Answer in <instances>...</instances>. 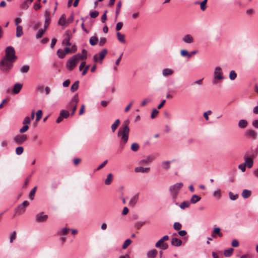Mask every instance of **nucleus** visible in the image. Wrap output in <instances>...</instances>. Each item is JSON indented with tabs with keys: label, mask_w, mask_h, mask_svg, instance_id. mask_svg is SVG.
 I'll list each match as a JSON object with an SVG mask.
<instances>
[{
	"label": "nucleus",
	"mask_w": 258,
	"mask_h": 258,
	"mask_svg": "<svg viewBox=\"0 0 258 258\" xmlns=\"http://www.w3.org/2000/svg\"><path fill=\"white\" fill-rule=\"evenodd\" d=\"M58 24L62 26L66 27L67 26V22L66 19V16L64 14L61 15L58 21Z\"/></svg>",
	"instance_id": "393cba45"
},
{
	"label": "nucleus",
	"mask_w": 258,
	"mask_h": 258,
	"mask_svg": "<svg viewBox=\"0 0 258 258\" xmlns=\"http://www.w3.org/2000/svg\"><path fill=\"white\" fill-rule=\"evenodd\" d=\"M201 199V198L200 196L197 195H194L192 196L190 199V202L192 204H196L198 202L200 201Z\"/></svg>",
	"instance_id": "72a5a7b5"
},
{
	"label": "nucleus",
	"mask_w": 258,
	"mask_h": 258,
	"mask_svg": "<svg viewBox=\"0 0 258 258\" xmlns=\"http://www.w3.org/2000/svg\"><path fill=\"white\" fill-rule=\"evenodd\" d=\"M170 161H164L162 163V167L165 169H168L170 167Z\"/></svg>",
	"instance_id": "09e8293b"
},
{
	"label": "nucleus",
	"mask_w": 258,
	"mask_h": 258,
	"mask_svg": "<svg viewBox=\"0 0 258 258\" xmlns=\"http://www.w3.org/2000/svg\"><path fill=\"white\" fill-rule=\"evenodd\" d=\"M138 200V195L134 196L130 201L129 205L131 206H134L137 203Z\"/></svg>",
	"instance_id": "4c0bfd02"
},
{
	"label": "nucleus",
	"mask_w": 258,
	"mask_h": 258,
	"mask_svg": "<svg viewBox=\"0 0 258 258\" xmlns=\"http://www.w3.org/2000/svg\"><path fill=\"white\" fill-rule=\"evenodd\" d=\"M224 79L223 76V72L221 68L220 67H217L214 70V79L213 83L214 84L218 83L219 81Z\"/></svg>",
	"instance_id": "39448f33"
},
{
	"label": "nucleus",
	"mask_w": 258,
	"mask_h": 258,
	"mask_svg": "<svg viewBox=\"0 0 258 258\" xmlns=\"http://www.w3.org/2000/svg\"><path fill=\"white\" fill-rule=\"evenodd\" d=\"M245 136L252 140H255L257 138V133L253 130H248L245 133Z\"/></svg>",
	"instance_id": "4468645a"
},
{
	"label": "nucleus",
	"mask_w": 258,
	"mask_h": 258,
	"mask_svg": "<svg viewBox=\"0 0 258 258\" xmlns=\"http://www.w3.org/2000/svg\"><path fill=\"white\" fill-rule=\"evenodd\" d=\"M70 230V229L67 228H64L57 232V234L59 235H66L69 231Z\"/></svg>",
	"instance_id": "e433bc0d"
},
{
	"label": "nucleus",
	"mask_w": 258,
	"mask_h": 258,
	"mask_svg": "<svg viewBox=\"0 0 258 258\" xmlns=\"http://www.w3.org/2000/svg\"><path fill=\"white\" fill-rule=\"evenodd\" d=\"M131 150L133 151H137L139 149V146L137 143H133L131 146Z\"/></svg>",
	"instance_id": "5fc2aeb1"
},
{
	"label": "nucleus",
	"mask_w": 258,
	"mask_h": 258,
	"mask_svg": "<svg viewBox=\"0 0 258 258\" xmlns=\"http://www.w3.org/2000/svg\"><path fill=\"white\" fill-rule=\"evenodd\" d=\"M63 118H67L70 115L68 111L66 110H62L60 111V114Z\"/></svg>",
	"instance_id": "a19ab883"
},
{
	"label": "nucleus",
	"mask_w": 258,
	"mask_h": 258,
	"mask_svg": "<svg viewBox=\"0 0 258 258\" xmlns=\"http://www.w3.org/2000/svg\"><path fill=\"white\" fill-rule=\"evenodd\" d=\"M116 36L118 40L122 43H125V35L121 34L120 32H117Z\"/></svg>",
	"instance_id": "cd10ccee"
},
{
	"label": "nucleus",
	"mask_w": 258,
	"mask_h": 258,
	"mask_svg": "<svg viewBox=\"0 0 258 258\" xmlns=\"http://www.w3.org/2000/svg\"><path fill=\"white\" fill-rule=\"evenodd\" d=\"M14 62L3 58L0 62V70L5 73L9 72L13 68Z\"/></svg>",
	"instance_id": "f03ea898"
},
{
	"label": "nucleus",
	"mask_w": 258,
	"mask_h": 258,
	"mask_svg": "<svg viewBox=\"0 0 258 258\" xmlns=\"http://www.w3.org/2000/svg\"><path fill=\"white\" fill-rule=\"evenodd\" d=\"M33 1L34 0H26L22 4L21 8L23 10H27Z\"/></svg>",
	"instance_id": "4be33fe9"
},
{
	"label": "nucleus",
	"mask_w": 258,
	"mask_h": 258,
	"mask_svg": "<svg viewBox=\"0 0 258 258\" xmlns=\"http://www.w3.org/2000/svg\"><path fill=\"white\" fill-rule=\"evenodd\" d=\"M87 51L85 49L82 50V54L78 53L76 55L73 56L74 58L79 62L80 60H85L87 58Z\"/></svg>",
	"instance_id": "ddd939ff"
},
{
	"label": "nucleus",
	"mask_w": 258,
	"mask_h": 258,
	"mask_svg": "<svg viewBox=\"0 0 258 258\" xmlns=\"http://www.w3.org/2000/svg\"><path fill=\"white\" fill-rule=\"evenodd\" d=\"M244 163H243L246 167L251 168L253 165V161L252 158L248 156V152H246L244 156Z\"/></svg>",
	"instance_id": "9d476101"
},
{
	"label": "nucleus",
	"mask_w": 258,
	"mask_h": 258,
	"mask_svg": "<svg viewBox=\"0 0 258 258\" xmlns=\"http://www.w3.org/2000/svg\"><path fill=\"white\" fill-rule=\"evenodd\" d=\"M171 244L174 246H180L182 244V241L176 238L172 237L171 241Z\"/></svg>",
	"instance_id": "412c9836"
},
{
	"label": "nucleus",
	"mask_w": 258,
	"mask_h": 258,
	"mask_svg": "<svg viewBox=\"0 0 258 258\" xmlns=\"http://www.w3.org/2000/svg\"><path fill=\"white\" fill-rule=\"evenodd\" d=\"M247 124V121L245 119H241L238 122V126L241 128H245Z\"/></svg>",
	"instance_id": "7c9ffc66"
},
{
	"label": "nucleus",
	"mask_w": 258,
	"mask_h": 258,
	"mask_svg": "<svg viewBox=\"0 0 258 258\" xmlns=\"http://www.w3.org/2000/svg\"><path fill=\"white\" fill-rule=\"evenodd\" d=\"M50 23V12L46 10L45 13L44 28L47 29Z\"/></svg>",
	"instance_id": "dca6fc26"
},
{
	"label": "nucleus",
	"mask_w": 258,
	"mask_h": 258,
	"mask_svg": "<svg viewBox=\"0 0 258 258\" xmlns=\"http://www.w3.org/2000/svg\"><path fill=\"white\" fill-rule=\"evenodd\" d=\"M24 151V149L22 147H18L16 149V154L18 155H21Z\"/></svg>",
	"instance_id": "bf43d9fd"
},
{
	"label": "nucleus",
	"mask_w": 258,
	"mask_h": 258,
	"mask_svg": "<svg viewBox=\"0 0 258 258\" xmlns=\"http://www.w3.org/2000/svg\"><path fill=\"white\" fill-rule=\"evenodd\" d=\"M150 171V168H144L143 167H137L135 168L136 172L148 173Z\"/></svg>",
	"instance_id": "b1692460"
},
{
	"label": "nucleus",
	"mask_w": 258,
	"mask_h": 258,
	"mask_svg": "<svg viewBox=\"0 0 258 258\" xmlns=\"http://www.w3.org/2000/svg\"><path fill=\"white\" fill-rule=\"evenodd\" d=\"M31 121V119L29 117L26 116L25 117L23 121V124L24 125H27L28 124H29Z\"/></svg>",
	"instance_id": "e2e57ef3"
},
{
	"label": "nucleus",
	"mask_w": 258,
	"mask_h": 258,
	"mask_svg": "<svg viewBox=\"0 0 258 258\" xmlns=\"http://www.w3.org/2000/svg\"><path fill=\"white\" fill-rule=\"evenodd\" d=\"M157 254V251L156 249H153L148 252L147 256L149 258H155Z\"/></svg>",
	"instance_id": "c756f323"
},
{
	"label": "nucleus",
	"mask_w": 258,
	"mask_h": 258,
	"mask_svg": "<svg viewBox=\"0 0 258 258\" xmlns=\"http://www.w3.org/2000/svg\"><path fill=\"white\" fill-rule=\"evenodd\" d=\"M29 70V66L28 65L23 66L20 70V71L22 73H27Z\"/></svg>",
	"instance_id": "603ef678"
},
{
	"label": "nucleus",
	"mask_w": 258,
	"mask_h": 258,
	"mask_svg": "<svg viewBox=\"0 0 258 258\" xmlns=\"http://www.w3.org/2000/svg\"><path fill=\"white\" fill-rule=\"evenodd\" d=\"M65 38L63 40L62 43L63 45H66L68 46H70L71 45V43L70 41L72 38V34L70 30L66 31L65 33Z\"/></svg>",
	"instance_id": "f8f14e48"
},
{
	"label": "nucleus",
	"mask_w": 258,
	"mask_h": 258,
	"mask_svg": "<svg viewBox=\"0 0 258 258\" xmlns=\"http://www.w3.org/2000/svg\"><path fill=\"white\" fill-rule=\"evenodd\" d=\"M23 34V28L21 26H18L16 28V36L17 37H21Z\"/></svg>",
	"instance_id": "2f4dec72"
},
{
	"label": "nucleus",
	"mask_w": 258,
	"mask_h": 258,
	"mask_svg": "<svg viewBox=\"0 0 258 258\" xmlns=\"http://www.w3.org/2000/svg\"><path fill=\"white\" fill-rule=\"evenodd\" d=\"M169 239V236L167 235L164 236L162 238H161L159 240H158L155 246L156 247H161L163 244H164V242L165 241H167Z\"/></svg>",
	"instance_id": "6ab92c4d"
},
{
	"label": "nucleus",
	"mask_w": 258,
	"mask_h": 258,
	"mask_svg": "<svg viewBox=\"0 0 258 258\" xmlns=\"http://www.w3.org/2000/svg\"><path fill=\"white\" fill-rule=\"evenodd\" d=\"M42 111L41 110H39L36 112V121H38L40 120L42 117Z\"/></svg>",
	"instance_id": "864d4df0"
},
{
	"label": "nucleus",
	"mask_w": 258,
	"mask_h": 258,
	"mask_svg": "<svg viewBox=\"0 0 258 258\" xmlns=\"http://www.w3.org/2000/svg\"><path fill=\"white\" fill-rule=\"evenodd\" d=\"M22 86V85L19 83L15 84L13 89V93L14 94H18L20 92Z\"/></svg>",
	"instance_id": "a878e982"
},
{
	"label": "nucleus",
	"mask_w": 258,
	"mask_h": 258,
	"mask_svg": "<svg viewBox=\"0 0 258 258\" xmlns=\"http://www.w3.org/2000/svg\"><path fill=\"white\" fill-rule=\"evenodd\" d=\"M120 124V120L119 119H116L114 122L111 125V130L112 132H114L117 129L118 126Z\"/></svg>",
	"instance_id": "f704fd0d"
},
{
	"label": "nucleus",
	"mask_w": 258,
	"mask_h": 258,
	"mask_svg": "<svg viewBox=\"0 0 258 258\" xmlns=\"http://www.w3.org/2000/svg\"><path fill=\"white\" fill-rule=\"evenodd\" d=\"M29 129L28 125H24L20 130V133L22 134L25 133Z\"/></svg>",
	"instance_id": "0e129e2a"
},
{
	"label": "nucleus",
	"mask_w": 258,
	"mask_h": 258,
	"mask_svg": "<svg viewBox=\"0 0 258 258\" xmlns=\"http://www.w3.org/2000/svg\"><path fill=\"white\" fill-rule=\"evenodd\" d=\"M113 179V176L112 174H111V173L108 174L107 176V178H106V179L104 181V183L107 185H110L111 184V183L112 182Z\"/></svg>",
	"instance_id": "bb28decb"
},
{
	"label": "nucleus",
	"mask_w": 258,
	"mask_h": 258,
	"mask_svg": "<svg viewBox=\"0 0 258 258\" xmlns=\"http://www.w3.org/2000/svg\"><path fill=\"white\" fill-rule=\"evenodd\" d=\"M162 75L164 77H167L170 76H172V75H173L174 72L171 69L165 68L162 70Z\"/></svg>",
	"instance_id": "a211bd4d"
},
{
	"label": "nucleus",
	"mask_w": 258,
	"mask_h": 258,
	"mask_svg": "<svg viewBox=\"0 0 258 258\" xmlns=\"http://www.w3.org/2000/svg\"><path fill=\"white\" fill-rule=\"evenodd\" d=\"M121 6V3L120 2H119L117 5V8H116V16H117L119 14Z\"/></svg>",
	"instance_id": "69168bd1"
},
{
	"label": "nucleus",
	"mask_w": 258,
	"mask_h": 258,
	"mask_svg": "<svg viewBox=\"0 0 258 258\" xmlns=\"http://www.w3.org/2000/svg\"><path fill=\"white\" fill-rule=\"evenodd\" d=\"M98 42V39L96 36H92L90 38L89 43L92 46L96 45Z\"/></svg>",
	"instance_id": "473e14b6"
},
{
	"label": "nucleus",
	"mask_w": 258,
	"mask_h": 258,
	"mask_svg": "<svg viewBox=\"0 0 258 258\" xmlns=\"http://www.w3.org/2000/svg\"><path fill=\"white\" fill-rule=\"evenodd\" d=\"M46 30V29H45V28H44L43 29L39 30L36 34V38H40L42 37Z\"/></svg>",
	"instance_id": "a18cd8bd"
},
{
	"label": "nucleus",
	"mask_w": 258,
	"mask_h": 258,
	"mask_svg": "<svg viewBox=\"0 0 258 258\" xmlns=\"http://www.w3.org/2000/svg\"><path fill=\"white\" fill-rule=\"evenodd\" d=\"M213 196L217 198L218 199H220L221 197L220 190H217L213 192Z\"/></svg>",
	"instance_id": "6e6d98bb"
},
{
	"label": "nucleus",
	"mask_w": 258,
	"mask_h": 258,
	"mask_svg": "<svg viewBox=\"0 0 258 258\" xmlns=\"http://www.w3.org/2000/svg\"><path fill=\"white\" fill-rule=\"evenodd\" d=\"M159 111L156 109H154L152 111L151 117L153 119L155 118L158 114Z\"/></svg>",
	"instance_id": "680f3d73"
},
{
	"label": "nucleus",
	"mask_w": 258,
	"mask_h": 258,
	"mask_svg": "<svg viewBox=\"0 0 258 258\" xmlns=\"http://www.w3.org/2000/svg\"><path fill=\"white\" fill-rule=\"evenodd\" d=\"M57 54L60 58H63L66 55V53L63 50L59 49L57 50Z\"/></svg>",
	"instance_id": "c03bdc74"
},
{
	"label": "nucleus",
	"mask_w": 258,
	"mask_h": 258,
	"mask_svg": "<svg viewBox=\"0 0 258 258\" xmlns=\"http://www.w3.org/2000/svg\"><path fill=\"white\" fill-rule=\"evenodd\" d=\"M106 42V39L104 37H102L100 39L99 44L100 46H103Z\"/></svg>",
	"instance_id": "338daca9"
},
{
	"label": "nucleus",
	"mask_w": 258,
	"mask_h": 258,
	"mask_svg": "<svg viewBox=\"0 0 258 258\" xmlns=\"http://www.w3.org/2000/svg\"><path fill=\"white\" fill-rule=\"evenodd\" d=\"M79 81H76L71 86V91L72 92H74L78 89L79 88Z\"/></svg>",
	"instance_id": "c9c22d12"
},
{
	"label": "nucleus",
	"mask_w": 258,
	"mask_h": 258,
	"mask_svg": "<svg viewBox=\"0 0 258 258\" xmlns=\"http://www.w3.org/2000/svg\"><path fill=\"white\" fill-rule=\"evenodd\" d=\"M29 205V203L27 201H24L22 204L18 206L16 212L20 215L23 214L25 212L26 207Z\"/></svg>",
	"instance_id": "9b49d317"
},
{
	"label": "nucleus",
	"mask_w": 258,
	"mask_h": 258,
	"mask_svg": "<svg viewBox=\"0 0 258 258\" xmlns=\"http://www.w3.org/2000/svg\"><path fill=\"white\" fill-rule=\"evenodd\" d=\"M27 140L26 135H17L14 138V141L17 144H22Z\"/></svg>",
	"instance_id": "1a4fd4ad"
},
{
	"label": "nucleus",
	"mask_w": 258,
	"mask_h": 258,
	"mask_svg": "<svg viewBox=\"0 0 258 258\" xmlns=\"http://www.w3.org/2000/svg\"><path fill=\"white\" fill-rule=\"evenodd\" d=\"M182 41L186 43H191L194 42V38L190 34H186L182 38Z\"/></svg>",
	"instance_id": "aec40b11"
},
{
	"label": "nucleus",
	"mask_w": 258,
	"mask_h": 258,
	"mask_svg": "<svg viewBox=\"0 0 258 258\" xmlns=\"http://www.w3.org/2000/svg\"><path fill=\"white\" fill-rule=\"evenodd\" d=\"M207 0H204L201 4H200V7L201 9L204 11L206 9V4H207Z\"/></svg>",
	"instance_id": "13d9d810"
},
{
	"label": "nucleus",
	"mask_w": 258,
	"mask_h": 258,
	"mask_svg": "<svg viewBox=\"0 0 258 258\" xmlns=\"http://www.w3.org/2000/svg\"><path fill=\"white\" fill-rule=\"evenodd\" d=\"M216 235H218L219 237H221L223 236V234L221 232V229L220 228L217 227L213 229L212 237L214 238L216 237Z\"/></svg>",
	"instance_id": "5701e85b"
},
{
	"label": "nucleus",
	"mask_w": 258,
	"mask_h": 258,
	"mask_svg": "<svg viewBox=\"0 0 258 258\" xmlns=\"http://www.w3.org/2000/svg\"><path fill=\"white\" fill-rule=\"evenodd\" d=\"M233 252V249L232 248H230L224 251V254L226 257H229L232 255Z\"/></svg>",
	"instance_id": "ea45409f"
},
{
	"label": "nucleus",
	"mask_w": 258,
	"mask_h": 258,
	"mask_svg": "<svg viewBox=\"0 0 258 258\" xmlns=\"http://www.w3.org/2000/svg\"><path fill=\"white\" fill-rule=\"evenodd\" d=\"M146 223V222H141V221H139V222H137L136 224H135V227L136 228H137L138 229H140Z\"/></svg>",
	"instance_id": "4d7b16f0"
},
{
	"label": "nucleus",
	"mask_w": 258,
	"mask_h": 258,
	"mask_svg": "<svg viewBox=\"0 0 258 258\" xmlns=\"http://www.w3.org/2000/svg\"><path fill=\"white\" fill-rule=\"evenodd\" d=\"M78 62L72 56L67 62L66 67L69 71H72L77 66Z\"/></svg>",
	"instance_id": "6e6552de"
},
{
	"label": "nucleus",
	"mask_w": 258,
	"mask_h": 258,
	"mask_svg": "<svg viewBox=\"0 0 258 258\" xmlns=\"http://www.w3.org/2000/svg\"><path fill=\"white\" fill-rule=\"evenodd\" d=\"M180 55L182 57H186L188 58H190L189 52H188L187 50L185 49H181L180 51Z\"/></svg>",
	"instance_id": "58836bf2"
},
{
	"label": "nucleus",
	"mask_w": 258,
	"mask_h": 258,
	"mask_svg": "<svg viewBox=\"0 0 258 258\" xmlns=\"http://www.w3.org/2000/svg\"><path fill=\"white\" fill-rule=\"evenodd\" d=\"M181 224L179 222H175L173 225V227L176 230H179L181 228Z\"/></svg>",
	"instance_id": "052dcab7"
},
{
	"label": "nucleus",
	"mask_w": 258,
	"mask_h": 258,
	"mask_svg": "<svg viewBox=\"0 0 258 258\" xmlns=\"http://www.w3.org/2000/svg\"><path fill=\"white\" fill-rule=\"evenodd\" d=\"M15 53L14 47L8 46L6 49L5 56L3 58L15 61L17 59Z\"/></svg>",
	"instance_id": "20e7f679"
},
{
	"label": "nucleus",
	"mask_w": 258,
	"mask_h": 258,
	"mask_svg": "<svg viewBox=\"0 0 258 258\" xmlns=\"http://www.w3.org/2000/svg\"><path fill=\"white\" fill-rule=\"evenodd\" d=\"M251 195V191L248 189H244L241 193V196L244 199L249 198Z\"/></svg>",
	"instance_id": "c85d7f7f"
},
{
	"label": "nucleus",
	"mask_w": 258,
	"mask_h": 258,
	"mask_svg": "<svg viewBox=\"0 0 258 258\" xmlns=\"http://www.w3.org/2000/svg\"><path fill=\"white\" fill-rule=\"evenodd\" d=\"M229 196L230 199L232 201L236 200L238 198V195H234L231 191L229 192Z\"/></svg>",
	"instance_id": "3c124183"
},
{
	"label": "nucleus",
	"mask_w": 258,
	"mask_h": 258,
	"mask_svg": "<svg viewBox=\"0 0 258 258\" xmlns=\"http://www.w3.org/2000/svg\"><path fill=\"white\" fill-rule=\"evenodd\" d=\"M155 159L153 155H149L146 159H143L139 162V164L141 165H146L152 162Z\"/></svg>",
	"instance_id": "2eb2a0df"
},
{
	"label": "nucleus",
	"mask_w": 258,
	"mask_h": 258,
	"mask_svg": "<svg viewBox=\"0 0 258 258\" xmlns=\"http://www.w3.org/2000/svg\"><path fill=\"white\" fill-rule=\"evenodd\" d=\"M183 185V184L182 182H178L170 186L169 190L171 194L174 202H175L177 195L178 194V192L181 188L182 187Z\"/></svg>",
	"instance_id": "7ed1b4c3"
},
{
	"label": "nucleus",
	"mask_w": 258,
	"mask_h": 258,
	"mask_svg": "<svg viewBox=\"0 0 258 258\" xmlns=\"http://www.w3.org/2000/svg\"><path fill=\"white\" fill-rule=\"evenodd\" d=\"M237 74L234 71H230L229 73V78L231 80H234L236 79Z\"/></svg>",
	"instance_id": "de8ad7c7"
},
{
	"label": "nucleus",
	"mask_w": 258,
	"mask_h": 258,
	"mask_svg": "<svg viewBox=\"0 0 258 258\" xmlns=\"http://www.w3.org/2000/svg\"><path fill=\"white\" fill-rule=\"evenodd\" d=\"M36 189H37V187L36 186H35L32 190L31 191H30V194H29V198L32 200H33L34 199V195L35 194V192H36Z\"/></svg>",
	"instance_id": "49530a36"
},
{
	"label": "nucleus",
	"mask_w": 258,
	"mask_h": 258,
	"mask_svg": "<svg viewBox=\"0 0 258 258\" xmlns=\"http://www.w3.org/2000/svg\"><path fill=\"white\" fill-rule=\"evenodd\" d=\"M122 54H123V53H121V54L119 56V57L115 61V66H114L113 68V70L115 72H116L117 71V66L119 65V62L121 59Z\"/></svg>",
	"instance_id": "37998d69"
},
{
	"label": "nucleus",
	"mask_w": 258,
	"mask_h": 258,
	"mask_svg": "<svg viewBox=\"0 0 258 258\" xmlns=\"http://www.w3.org/2000/svg\"><path fill=\"white\" fill-rule=\"evenodd\" d=\"M131 243H132L131 240H130L129 239H126L124 242V243H123V244L122 245V248L123 249H126L131 244Z\"/></svg>",
	"instance_id": "8fccbe9b"
},
{
	"label": "nucleus",
	"mask_w": 258,
	"mask_h": 258,
	"mask_svg": "<svg viewBox=\"0 0 258 258\" xmlns=\"http://www.w3.org/2000/svg\"><path fill=\"white\" fill-rule=\"evenodd\" d=\"M190 203L188 201H184L181 203L179 207L182 209H184L186 208H187L189 206Z\"/></svg>",
	"instance_id": "79ce46f5"
},
{
	"label": "nucleus",
	"mask_w": 258,
	"mask_h": 258,
	"mask_svg": "<svg viewBox=\"0 0 258 258\" xmlns=\"http://www.w3.org/2000/svg\"><path fill=\"white\" fill-rule=\"evenodd\" d=\"M108 51L106 49H102L99 53V54H96L94 56L93 60L95 62H98L99 59L101 61L105 55L107 54Z\"/></svg>",
	"instance_id": "0eeeda50"
},
{
	"label": "nucleus",
	"mask_w": 258,
	"mask_h": 258,
	"mask_svg": "<svg viewBox=\"0 0 258 258\" xmlns=\"http://www.w3.org/2000/svg\"><path fill=\"white\" fill-rule=\"evenodd\" d=\"M98 15L99 13L96 11H94L90 13V17L92 18H95L98 16Z\"/></svg>",
	"instance_id": "774afa93"
},
{
	"label": "nucleus",
	"mask_w": 258,
	"mask_h": 258,
	"mask_svg": "<svg viewBox=\"0 0 258 258\" xmlns=\"http://www.w3.org/2000/svg\"><path fill=\"white\" fill-rule=\"evenodd\" d=\"M79 102V97L77 94L75 95L72 98L71 101L68 105V109L72 110V115H73L77 109V104Z\"/></svg>",
	"instance_id": "423d86ee"
},
{
	"label": "nucleus",
	"mask_w": 258,
	"mask_h": 258,
	"mask_svg": "<svg viewBox=\"0 0 258 258\" xmlns=\"http://www.w3.org/2000/svg\"><path fill=\"white\" fill-rule=\"evenodd\" d=\"M43 212H41L36 215V220L37 222H43L46 221L48 219L47 215H43Z\"/></svg>",
	"instance_id": "f3484780"
},
{
	"label": "nucleus",
	"mask_w": 258,
	"mask_h": 258,
	"mask_svg": "<svg viewBox=\"0 0 258 258\" xmlns=\"http://www.w3.org/2000/svg\"><path fill=\"white\" fill-rule=\"evenodd\" d=\"M128 123V121H126L119 128L118 132V136L120 137V145L122 146V148L126 143L128 139L130 132Z\"/></svg>",
	"instance_id": "f257e3e1"
}]
</instances>
